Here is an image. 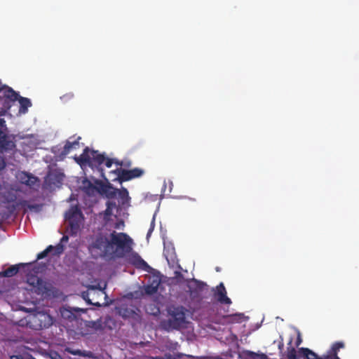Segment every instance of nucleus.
<instances>
[{"label": "nucleus", "instance_id": "41", "mask_svg": "<svg viewBox=\"0 0 359 359\" xmlns=\"http://www.w3.org/2000/svg\"><path fill=\"white\" fill-rule=\"evenodd\" d=\"M114 227L116 229H118L119 228V223H116Z\"/></svg>", "mask_w": 359, "mask_h": 359}, {"label": "nucleus", "instance_id": "15", "mask_svg": "<svg viewBox=\"0 0 359 359\" xmlns=\"http://www.w3.org/2000/svg\"><path fill=\"white\" fill-rule=\"evenodd\" d=\"M19 269V265H12L7 269L0 272V276L8 278L13 277L18 273Z\"/></svg>", "mask_w": 359, "mask_h": 359}, {"label": "nucleus", "instance_id": "11", "mask_svg": "<svg viewBox=\"0 0 359 359\" xmlns=\"http://www.w3.org/2000/svg\"><path fill=\"white\" fill-rule=\"evenodd\" d=\"M64 250L65 247L61 243H58L55 246L48 245L44 250L37 255L36 259H42L50 252H52L53 255L59 256L64 252Z\"/></svg>", "mask_w": 359, "mask_h": 359}, {"label": "nucleus", "instance_id": "12", "mask_svg": "<svg viewBox=\"0 0 359 359\" xmlns=\"http://www.w3.org/2000/svg\"><path fill=\"white\" fill-rule=\"evenodd\" d=\"M80 312H85L84 309H79V308H62L60 309V313L63 318L67 319L69 321H72L76 318V316Z\"/></svg>", "mask_w": 359, "mask_h": 359}, {"label": "nucleus", "instance_id": "30", "mask_svg": "<svg viewBox=\"0 0 359 359\" xmlns=\"http://www.w3.org/2000/svg\"><path fill=\"white\" fill-rule=\"evenodd\" d=\"M115 163L120 166L130 167L131 163L130 161L127 163H123V161H116Z\"/></svg>", "mask_w": 359, "mask_h": 359}, {"label": "nucleus", "instance_id": "2", "mask_svg": "<svg viewBox=\"0 0 359 359\" xmlns=\"http://www.w3.org/2000/svg\"><path fill=\"white\" fill-rule=\"evenodd\" d=\"M105 159L106 156L104 154H100L97 151L90 150L87 147L80 156L74 157L75 161L81 167H99L104 163Z\"/></svg>", "mask_w": 359, "mask_h": 359}, {"label": "nucleus", "instance_id": "26", "mask_svg": "<svg viewBox=\"0 0 359 359\" xmlns=\"http://www.w3.org/2000/svg\"><path fill=\"white\" fill-rule=\"evenodd\" d=\"M67 351L74 355H79V356H86L88 355L87 354L84 353L82 351L79 350V349H76V350H72L69 348H67Z\"/></svg>", "mask_w": 359, "mask_h": 359}, {"label": "nucleus", "instance_id": "36", "mask_svg": "<svg viewBox=\"0 0 359 359\" xmlns=\"http://www.w3.org/2000/svg\"><path fill=\"white\" fill-rule=\"evenodd\" d=\"M82 296H83V298L84 299H86V300L89 304H92V303L90 302V299H88V300H87V299H86V298H87V297H88V293H86V292H83Z\"/></svg>", "mask_w": 359, "mask_h": 359}, {"label": "nucleus", "instance_id": "29", "mask_svg": "<svg viewBox=\"0 0 359 359\" xmlns=\"http://www.w3.org/2000/svg\"><path fill=\"white\" fill-rule=\"evenodd\" d=\"M160 283V280L158 278H155L153 279L150 285L155 287V288L158 290Z\"/></svg>", "mask_w": 359, "mask_h": 359}, {"label": "nucleus", "instance_id": "33", "mask_svg": "<svg viewBox=\"0 0 359 359\" xmlns=\"http://www.w3.org/2000/svg\"><path fill=\"white\" fill-rule=\"evenodd\" d=\"M323 358V359H334L332 354L330 353V351H329L328 354L326 355H324Z\"/></svg>", "mask_w": 359, "mask_h": 359}, {"label": "nucleus", "instance_id": "14", "mask_svg": "<svg viewBox=\"0 0 359 359\" xmlns=\"http://www.w3.org/2000/svg\"><path fill=\"white\" fill-rule=\"evenodd\" d=\"M102 191L109 198H114L117 196V189L113 187L111 184L103 185Z\"/></svg>", "mask_w": 359, "mask_h": 359}, {"label": "nucleus", "instance_id": "34", "mask_svg": "<svg viewBox=\"0 0 359 359\" xmlns=\"http://www.w3.org/2000/svg\"><path fill=\"white\" fill-rule=\"evenodd\" d=\"M175 278H183V275L181 273V272L175 271Z\"/></svg>", "mask_w": 359, "mask_h": 359}, {"label": "nucleus", "instance_id": "31", "mask_svg": "<svg viewBox=\"0 0 359 359\" xmlns=\"http://www.w3.org/2000/svg\"><path fill=\"white\" fill-rule=\"evenodd\" d=\"M50 357L52 359H63L62 357L57 352L51 353Z\"/></svg>", "mask_w": 359, "mask_h": 359}, {"label": "nucleus", "instance_id": "45", "mask_svg": "<svg viewBox=\"0 0 359 359\" xmlns=\"http://www.w3.org/2000/svg\"><path fill=\"white\" fill-rule=\"evenodd\" d=\"M31 359H36V358H34L32 357V358H31Z\"/></svg>", "mask_w": 359, "mask_h": 359}, {"label": "nucleus", "instance_id": "21", "mask_svg": "<svg viewBox=\"0 0 359 359\" xmlns=\"http://www.w3.org/2000/svg\"><path fill=\"white\" fill-rule=\"evenodd\" d=\"M117 196L121 199L122 204H125L130 199L128 191L124 187H122L121 189H117Z\"/></svg>", "mask_w": 359, "mask_h": 359}, {"label": "nucleus", "instance_id": "16", "mask_svg": "<svg viewBox=\"0 0 359 359\" xmlns=\"http://www.w3.org/2000/svg\"><path fill=\"white\" fill-rule=\"evenodd\" d=\"M18 101L20 104V111L25 114L27 111L28 107H31L32 103L29 98L19 96Z\"/></svg>", "mask_w": 359, "mask_h": 359}, {"label": "nucleus", "instance_id": "27", "mask_svg": "<svg viewBox=\"0 0 359 359\" xmlns=\"http://www.w3.org/2000/svg\"><path fill=\"white\" fill-rule=\"evenodd\" d=\"M116 206V203H111V202H108L107 203V208L105 210V214L107 215H111V208L112 207H115Z\"/></svg>", "mask_w": 359, "mask_h": 359}, {"label": "nucleus", "instance_id": "13", "mask_svg": "<svg viewBox=\"0 0 359 359\" xmlns=\"http://www.w3.org/2000/svg\"><path fill=\"white\" fill-rule=\"evenodd\" d=\"M72 138H74V137H71L69 140L66 141V143L63 147V150L61 153L62 155L65 156L70 153L72 151L76 150L80 148L81 144L79 141L81 137H77L75 140L71 141Z\"/></svg>", "mask_w": 359, "mask_h": 359}, {"label": "nucleus", "instance_id": "19", "mask_svg": "<svg viewBox=\"0 0 359 359\" xmlns=\"http://www.w3.org/2000/svg\"><path fill=\"white\" fill-rule=\"evenodd\" d=\"M243 313H235L232 315H227L224 316L225 319H227L231 323H241L245 319Z\"/></svg>", "mask_w": 359, "mask_h": 359}, {"label": "nucleus", "instance_id": "38", "mask_svg": "<svg viewBox=\"0 0 359 359\" xmlns=\"http://www.w3.org/2000/svg\"><path fill=\"white\" fill-rule=\"evenodd\" d=\"M6 86L2 85L1 82L0 81V92L4 89Z\"/></svg>", "mask_w": 359, "mask_h": 359}, {"label": "nucleus", "instance_id": "1", "mask_svg": "<svg viewBox=\"0 0 359 359\" xmlns=\"http://www.w3.org/2000/svg\"><path fill=\"white\" fill-rule=\"evenodd\" d=\"M133 244L127 233L113 231L109 237L97 236L89 250L96 257L122 258L131 252Z\"/></svg>", "mask_w": 359, "mask_h": 359}, {"label": "nucleus", "instance_id": "25", "mask_svg": "<svg viewBox=\"0 0 359 359\" xmlns=\"http://www.w3.org/2000/svg\"><path fill=\"white\" fill-rule=\"evenodd\" d=\"M157 291L158 290L155 288V287L151 285L150 284L144 287V292L147 294L151 295L157 292Z\"/></svg>", "mask_w": 359, "mask_h": 359}, {"label": "nucleus", "instance_id": "40", "mask_svg": "<svg viewBox=\"0 0 359 359\" xmlns=\"http://www.w3.org/2000/svg\"><path fill=\"white\" fill-rule=\"evenodd\" d=\"M28 208L30 209V210H32L35 208V205H28Z\"/></svg>", "mask_w": 359, "mask_h": 359}, {"label": "nucleus", "instance_id": "32", "mask_svg": "<svg viewBox=\"0 0 359 359\" xmlns=\"http://www.w3.org/2000/svg\"><path fill=\"white\" fill-rule=\"evenodd\" d=\"M68 240H69V237L67 236H63L62 237V238L60 239V242L59 243H61L62 245H63L62 243L67 242Z\"/></svg>", "mask_w": 359, "mask_h": 359}, {"label": "nucleus", "instance_id": "44", "mask_svg": "<svg viewBox=\"0 0 359 359\" xmlns=\"http://www.w3.org/2000/svg\"><path fill=\"white\" fill-rule=\"evenodd\" d=\"M151 231H152L151 229H150V230L149 231V232H148V233H147V236H149V233H151Z\"/></svg>", "mask_w": 359, "mask_h": 359}, {"label": "nucleus", "instance_id": "28", "mask_svg": "<svg viewBox=\"0 0 359 359\" xmlns=\"http://www.w3.org/2000/svg\"><path fill=\"white\" fill-rule=\"evenodd\" d=\"M116 160H114L112 158H107L106 157V159L104 162V163L105 164V165L107 167V168H110L111 167L112 164L115 162H116Z\"/></svg>", "mask_w": 359, "mask_h": 359}, {"label": "nucleus", "instance_id": "20", "mask_svg": "<svg viewBox=\"0 0 359 359\" xmlns=\"http://www.w3.org/2000/svg\"><path fill=\"white\" fill-rule=\"evenodd\" d=\"M118 314L123 318H128L133 316L135 312L133 310L128 308L127 306H121L118 310Z\"/></svg>", "mask_w": 359, "mask_h": 359}, {"label": "nucleus", "instance_id": "22", "mask_svg": "<svg viewBox=\"0 0 359 359\" xmlns=\"http://www.w3.org/2000/svg\"><path fill=\"white\" fill-rule=\"evenodd\" d=\"M344 347V343L342 341H337L334 343L331 347V349L329 351L330 353L332 354L333 357L338 356L337 353L340 348Z\"/></svg>", "mask_w": 359, "mask_h": 359}, {"label": "nucleus", "instance_id": "43", "mask_svg": "<svg viewBox=\"0 0 359 359\" xmlns=\"http://www.w3.org/2000/svg\"><path fill=\"white\" fill-rule=\"evenodd\" d=\"M334 359H340L339 356L333 357Z\"/></svg>", "mask_w": 359, "mask_h": 359}, {"label": "nucleus", "instance_id": "3", "mask_svg": "<svg viewBox=\"0 0 359 359\" xmlns=\"http://www.w3.org/2000/svg\"><path fill=\"white\" fill-rule=\"evenodd\" d=\"M65 219L69 222V233L76 236L80 231L81 225L84 220L83 215L78 205H72L65 213Z\"/></svg>", "mask_w": 359, "mask_h": 359}, {"label": "nucleus", "instance_id": "17", "mask_svg": "<svg viewBox=\"0 0 359 359\" xmlns=\"http://www.w3.org/2000/svg\"><path fill=\"white\" fill-rule=\"evenodd\" d=\"M299 351L306 359H323V357L318 356L315 352L308 348H301Z\"/></svg>", "mask_w": 359, "mask_h": 359}, {"label": "nucleus", "instance_id": "5", "mask_svg": "<svg viewBox=\"0 0 359 359\" xmlns=\"http://www.w3.org/2000/svg\"><path fill=\"white\" fill-rule=\"evenodd\" d=\"M53 323V318L45 312H37L30 316L27 320V324L29 327L36 330L49 327Z\"/></svg>", "mask_w": 359, "mask_h": 359}, {"label": "nucleus", "instance_id": "4", "mask_svg": "<svg viewBox=\"0 0 359 359\" xmlns=\"http://www.w3.org/2000/svg\"><path fill=\"white\" fill-rule=\"evenodd\" d=\"M182 306L174 307L169 311L170 318L164 322L167 330H180L185 323V313Z\"/></svg>", "mask_w": 359, "mask_h": 359}, {"label": "nucleus", "instance_id": "24", "mask_svg": "<svg viewBox=\"0 0 359 359\" xmlns=\"http://www.w3.org/2000/svg\"><path fill=\"white\" fill-rule=\"evenodd\" d=\"M287 359H297V351L294 348L290 347L287 348Z\"/></svg>", "mask_w": 359, "mask_h": 359}, {"label": "nucleus", "instance_id": "42", "mask_svg": "<svg viewBox=\"0 0 359 359\" xmlns=\"http://www.w3.org/2000/svg\"><path fill=\"white\" fill-rule=\"evenodd\" d=\"M89 185H90V187H92V188H93V189H95V187H93V186L91 184V182H89Z\"/></svg>", "mask_w": 359, "mask_h": 359}, {"label": "nucleus", "instance_id": "9", "mask_svg": "<svg viewBox=\"0 0 359 359\" xmlns=\"http://www.w3.org/2000/svg\"><path fill=\"white\" fill-rule=\"evenodd\" d=\"M186 283L187 292L193 299L200 298L201 292L208 287L205 282L196 278L187 279Z\"/></svg>", "mask_w": 359, "mask_h": 359}, {"label": "nucleus", "instance_id": "10", "mask_svg": "<svg viewBox=\"0 0 359 359\" xmlns=\"http://www.w3.org/2000/svg\"><path fill=\"white\" fill-rule=\"evenodd\" d=\"M214 298L222 304L230 305L232 302L227 297V293L223 283H220L216 287H212Z\"/></svg>", "mask_w": 359, "mask_h": 359}, {"label": "nucleus", "instance_id": "18", "mask_svg": "<svg viewBox=\"0 0 359 359\" xmlns=\"http://www.w3.org/2000/svg\"><path fill=\"white\" fill-rule=\"evenodd\" d=\"M4 96L11 101L18 100L19 94L16 93L13 88L8 86L5 87Z\"/></svg>", "mask_w": 359, "mask_h": 359}, {"label": "nucleus", "instance_id": "39", "mask_svg": "<svg viewBox=\"0 0 359 359\" xmlns=\"http://www.w3.org/2000/svg\"><path fill=\"white\" fill-rule=\"evenodd\" d=\"M301 342H302V339H300V337H298V339L297 340V346H299Z\"/></svg>", "mask_w": 359, "mask_h": 359}, {"label": "nucleus", "instance_id": "23", "mask_svg": "<svg viewBox=\"0 0 359 359\" xmlns=\"http://www.w3.org/2000/svg\"><path fill=\"white\" fill-rule=\"evenodd\" d=\"M248 355L253 359H268L267 355L264 353L259 354L252 351H249Z\"/></svg>", "mask_w": 359, "mask_h": 359}, {"label": "nucleus", "instance_id": "35", "mask_svg": "<svg viewBox=\"0 0 359 359\" xmlns=\"http://www.w3.org/2000/svg\"><path fill=\"white\" fill-rule=\"evenodd\" d=\"M156 359H176L175 358L172 357L170 354L165 355V357L164 358H156Z\"/></svg>", "mask_w": 359, "mask_h": 359}, {"label": "nucleus", "instance_id": "37", "mask_svg": "<svg viewBox=\"0 0 359 359\" xmlns=\"http://www.w3.org/2000/svg\"><path fill=\"white\" fill-rule=\"evenodd\" d=\"M5 120L4 118H0V126L4 127L5 126Z\"/></svg>", "mask_w": 359, "mask_h": 359}, {"label": "nucleus", "instance_id": "8", "mask_svg": "<svg viewBox=\"0 0 359 359\" xmlns=\"http://www.w3.org/2000/svg\"><path fill=\"white\" fill-rule=\"evenodd\" d=\"M111 173L116 176L115 179L112 180L113 181L117 180L122 183L141 177L144 174V170L139 168H135L131 170L117 168L112 171Z\"/></svg>", "mask_w": 359, "mask_h": 359}, {"label": "nucleus", "instance_id": "7", "mask_svg": "<svg viewBox=\"0 0 359 359\" xmlns=\"http://www.w3.org/2000/svg\"><path fill=\"white\" fill-rule=\"evenodd\" d=\"M16 136L5 133L0 129V154H13L16 150Z\"/></svg>", "mask_w": 359, "mask_h": 359}, {"label": "nucleus", "instance_id": "6", "mask_svg": "<svg viewBox=\"0 0 359 359\" xmlns=\"http://www.w3.org/2000/svg\"><path fill=\"white\" fill-rule=\"evenodd\" d=\"M27 283L32 287V290L39 295H49L53 287L51 283L43 280L34 275L27 278Z\"/></svg>", "mask_w": 359, "mask_h": 359}]
</instances>
